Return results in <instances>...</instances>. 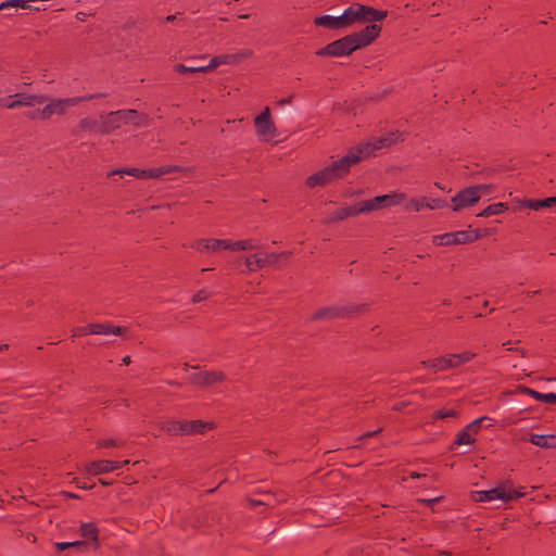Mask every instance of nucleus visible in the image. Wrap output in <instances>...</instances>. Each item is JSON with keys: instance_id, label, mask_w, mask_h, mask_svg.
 I'll list each match as a JSON object with an SVG mask.
<instances>
[{"instance_id": "nucleus-16", "label": "nucleus", "mask_w": 556, "mask_h": 556, "mask_svg": "<svg viewBox=\"0 0 556 556\" xmlns=\"http://www.w3.org/2000/svg\"><path fill=\"white\" fill-rule=\"evenodd\" d=\"M356 307H339V306H329V307H323L319 311H317L312 319L313 320H320V319H331L336 317H345L352 314Z\"/></svg>"}, {"instance_id": "nucleus-28", "label": "nucleus", "mask_w": 556, "mask_h": 556, "mask_svg": "<svg viewBox=\"0 0 556 556\" xmlns=\"http://www.w3.org/2000/svg\"><path fill=\"white\" fill-rule=\"evenodd\" d=\"M144 174H146V169H140V168L134 167V168H119V169L112 170L111 173H109V176L119 175L121 177H123L124 175H130V176H134L139 179H144Z\"/></svg>"}, {"instance_id": "nucleus-6", "label": "nucleus", "mask_w": 556, "mask_h": 556, "mask_svg": "<svg viewBox=\"0 0 556 556\" xmlns=\"http://www.w3.org/2000/svg\"><path fill=\"white\" fill-rule=\"evenodd\" d=\"M489 229L472 228L469 226L465 230L454 232H446L443 235L433 236V243H472L478 240H489Z\"/></svg>"}, {"instance_id": "nucleus-18", "label": "nucleus", "mask_w": 556, "mask_h": 556, "mask_svg": "<svg viewBox=\"0 0 556 556\" xmlns=\"http://www.w3.org/2000/svg\"><path fill=\"white\" fill-rule=\"evenodd\" d=\"M225 378L224 374L220 371H205L200 374H192L190 376L191 382L200 386H211L214 382L223 381Z\"/></svg>"}, {"instance_id": "nucleus-4", "label": "nucleus", "mask_w": 556, "mask_h": 556, "mask_svg": "<svg viewBox=\"0 0 556 556\" xmlns=\"http://www.w3.org/2000/svg\"><path fill=\"white\" fill-rule=\"evenodd\" d=\"M104 93L64 99H51L42 109L38 110L39 119H50L53 115H65L67 110L80 102L104 97Z\"/></svg>"}, {"instance_id": "nucleus-8", "label": "nucleus", "mask_w": 556, "mask_h": 556, "mask_svg": "<svg viewBox=\"0 0 556 556\" xmlns=\"http://www.w3.org/2000/svg\"><path fill=\"white\" fill-rule=\"evenodd\" d=\"M476 356L473 352L454 353L445 356H439L433 359L422 361L421 365L429 368L432 372H438L458 367Z\"/></svg>"}, {"instance_id": "nucleus-7", "label": "nucleus", "mask_w": 556, "mask_h": 556, "mask_svg": "<svg viewBox=\"0 0 556 556\" xmlns=\"http://www.w3.org/2000/svg\"><path fill=\"white\" fill-rule=\"evenodd\" d=\"M489 189L488 185H475L458 191L451 199V208L454 212H460L473 206Z\"/></svg>"}, {"instance_id": "nucleus-47", "label": "nucleus", "mask_w": 556, "mask_h": 556, "mask_svg": "<svg viewBox=\"0 0 556 556\" xmlns=\"http://www.w3.org/2000/svg\"><path fill=\"white\" fill-rule=\"evenodd\" d=\"M381 431V428H379L378 430H375V431H369L367 433H365L363 437H361L359 439H364V438H370V437H374L376 435L377 433H379Z\"/></svg>"}, {"instance_id": "nucleus-17", "label": "nucleus", "mask_w": 556, "mask_h": 556, "mask_svg": "<svg viewBox=\"0 0 556 556\" xmlns=\"http://www.w3.org/2000/svg\"><path fill=\"white\" fill-rule=\"evenodd\" d=\"M485 419H486V417H481V418L473 420L469 425H467V427L458 433L457 444L463 445V444L473 443L475 435L478 433V431L481 428L482 422Z\"/></svg>"}, {"instance_id": "nucleus-9", "label": "nucleus", "mask_w": 556, "mask_h": 556, "mask_svg": "<svg viewBox=\"0 0 556 556\" xmlns=\"http://www.w3.org/2000/svg\"><path fill=\"white\" fill-rule=\"evenodd\" d=\"M404 132L400 131H390L380 137L374 138L366 143H359L355 148H352L350 151H358L361 150L359 155H362V160L374 155L375 151L381 150L383 148H388L400 140H403Z\"/></svg>"}, {"instance_id": "nucleus-10", "label": "nucleus", "mask_w": 556, "mask_h": 556, "mask_svg": "<svg viewBox=\"0 0 556 556\" xmlns=\"http://www.w3.org/2000/svg\"><path fill=\"white\" fill-rule=\"evenodd\" d=\"M406 200V194L403 192H391L389 194L378 195L372 199L358 202V211L362 213H369L380 208L392 207L401 205Z\"/></svg>"}, {"instance_id": "nucleus-20", "label": "nucleus", "mask_w": 556, "mask_h": 556, "mask_svg": "<svg viewBox=\"0 0 556 556\" xmlns=\"http://www.w3.org/2000/svg\"><path fill=\"white\" fill-rule=\"evenodd\" d=\"M529 441L542 448H555L556 447V435L555 434H538L530 433Z\"/></svg>"}, {"instance_id": "nucleus-21", "label": "nucleus", "mask_w": 556, "mask_h": 556, "mask_svg": "<svg viewBox=\"0 0 556 556\" xmlns=\"http://www.w3.org/2000/svg\"><path fill=\"white\" fill-rule=\"evenodd\" d=\"M315 25L325 27L327 29H340L344 28L341 15L331 16V15H321L314 20Z\"/></svg>"}, {"instance_id": "nucleus-2", "label": "nucleus", "mask_w": 556, "mask_h": 556, "mask_svg": "<svg viewBox=\"0 0 556 556\" xmlns=\"http://www.w3.org/2000/svg\"><path fill=\"white\" fill-rule=\"evenodd\" d=\"M359 153L361 150L349 151L341 159L331 162L328 166L308 176L306 178V186L312 189L323 187L343 177L349 173L350 167L353 164L362 161V155H359Z\"/></svg>"}, {"instance_id": "nucleus-12", "label": "nucleus", "mask_w": 556, "mask_h": 556, "mask_svg": "<svg viewBox=\"0 0 556 556\" xmlns=\"http://www.w3.org/2000/svg\"><path fill=\"white\" fill-rule=\"evenodd\" d=\"M121 468V463L114 460H94L80 467V470L88 475H102Z\"/></svg>"}, {"instance_id": "nucleus-42", "label": "nucleus", "mask_w": 556, "mask_h": 556, "mask_svg": "<svg viewBox=\"0 0 556 556\" xmlns=\"http://www.w3.org/2000/svg\"><path fill=\"white\" fill-rule=\"evenodd\" d=\"M456 415V412L454 409H446L439 412L438 416L440 418H447V417H454Z\"/></svg>"}, {"instance_id": "nucleus-27", "label": "nucleus", "mask_w": 556, "mask_h": 556, "mask_svg": "<svg viewBox=\"0 0 556 556\" xmlns=\"http://www.w3.org/2000/svg\"><path fill=\"white\" fill-rule=\"evenodd\" d=\"M213 427L212 422H203L201 420L186 422V434L203 433L206 429H212Z\"/></svg>"}, {"instance_id": "nucleus-46", "label": "nucleus", "mask_w": 556, "mask_h": 556, "mask_svg": "<svg viewBox=\"0 0 556 556\" xmlns=\"http://www.w3.org/2000/svg\"><path fill=\"white\" fill-rule=\"evenodd\" d=\"M441 498H442V497H441V496H439V497H434V498H430V500H422V502H424V503H426V504H428V505H430V506H432V505H434L435 503L440 502V501H441Z\"/></svg>"}, {"instance_id": "nucleus-54", "label": "nucleus", "mask_w": 556, "mask_h": 556, "mask_svg": "<svg viewBox=\"0 0 556 556\" xmlns=\"http://www.w3.org/2000/svg\"><path fill=\"white\" fill-rule=\"evenodd\" d=\"M434 185H435V187H438L441 190H446L445 187L440 182H435Z\"/></svg>"}, {"instance_id": "nucleus-22", "label": "nucleus", "mask_w": 556, "mask_h": 556, "mask_svg": "<svg viewBox=\"0 0 556 556\" xmlns=\"http://www.w3.org/2000/svg\"><path fill=\"white\" fill-rule=\"evenodd\" d=\"M521 206L540 211L542 208H549L556 206V197L546 198V199H538V200H525L521 202Z\"/></svg>"}, {"instance_id": "nucleus-23", "label": "nucleus", "mask_w": 556, "mask_h": 556, "mask_svg": "<svg viewBox=\"0 0 556 556\" xmlns=\"http://www.w3.org/2000/svg\"><path fill=\"white\" fill-rule=\"evenodd\" d=\"M404 208L409 212L419 213L424 208H427L428 205V198L427 197H418V198H412L409 200H405Z\"/></svg>"}, {"instance_id": "nucleus-50", "label": "nucleus", "mask_w": 556, "mask_h": 556, "mask_svg": "<svg viewBox=\"0 0 556 556\" xmlns=\"http://www.w3.org/2000/svg\"><path fill=\"white\" fill-rule=\"evenodd\" d=\"M9 100H10L9 98L0 100V106H5V104L10 103Z\"/></svg>"}, {"instance_id": "nucleus-29", "label": "nucleus", "mask_w": 556, "mask_h": 556, "mask_svg": "<svg viewBox=\"0 0 556 556\" xmlns=\"http://www.w3.org/2000/svg\"><path fill=\"white\" fill-rule=\"evenodd\" d=\"M100 124H101V118L94 119L91 117H86L79 122V128L83 130L100 134V130H99Z\"/></svg>"}, {"instance_id": "nucleus-51", "label": "nucleus", "mask_w": 556, "mask_h": 556, "mask_svg": "<svg viewBox=\"0 0 556 556\" xmlns=\"http://www.w3.org/2000/svg\"><path fill=\"white\" fill-rule=\"evenodd\" d=\"M166 22H174L176 20V15H168L166 16Z\"/></svg>"}, {"instance_id": "nucleus-57", "label": "nucleus", "mask_w": 556, "mask_h": 556, "mask_svg": "<svg viewBox=\"0 0 556 556\" xmlns=\"http://www.w3.org/2000/svg\"><path fill=\"white\" fill-rule=\"evenodd\" d=\"M119 463H121V467H123V466L128 465V464H129V460H124V462H119Z\"/></svg>"}, {"instance_id": "nucleus-56", "label": "nucleus", "mask_w": 556, "mask_h": 556, "mask_svg": "<svg viewBox=\"0 0 556 556\" xmlns=\"http://www.w3.org/2000/svg\"><path fill=\"white\" fill-rule=\"evenodd\" d=\"M8 348H9V345H8V344H2V345H0V352H1V351H3V350H7Z\"/></svg>"}, {"instance_id": "nucleus-1", "label": "nucleus", "mask_w": 556, "mask_h": 556, "mask_svg": "<svg viewBox=\"0 0 556 556\" xmlns=\"http://www.w3.org/2000/svg\"><path fill=\"white\" fill-rule=\"evenodd\" d=\"M380 31L381 26L369 24L361 31L346 35L318 49L316 55L334 58L350 55L355 50L369 46L378 38Z\"/></svg>"}, {"instance_id": "nucleus-38", "label": "nucleus", "mask_w": 556, "mask_h": 556, "mask_svg": "<svg viewBox=\"0 0 556 556\" xmlns=\"http://www.w3.org/2000/svg\"><path fill=\"white\" fill-rule=\"evenodd\" d=\"M199 243H215V244H218V243H232V242L229 241V240H224V239H203ZM235 243H249V242L245 241V240H239V241H236Z\"/></svg>"}, {"instance_id": "nucleus-52", "label": "nucleus", "mask_w": 556, "mask_h": 556, "mask_svg": "<svg viewBox=\"0 0 556 556\" xmlns=\"http://www.w3.org/2000/svg\"><path fill=\"white\" fill-rule=\"evenodd\" d=\"M100 483L103 484V485H111L112 484L111 481H106V480H103V479L100 480Z\"/></svg>"}, {"instance_id": "nucleus-36", "label": "nucleus", "mask_w": 556, "mask_h": 556, "mask_svg": "<svg viewBox=\"0 0 556 556\" xmlns=\"http://www.w3.org/2000/svg\"><path fill=\"white\" fill-rule=\"evenodd\" d=\"M27 2H29V0H8L2 2V7H4V9L10 7L26 9L28 8Z\"/></svg>"}, {"instance_id": "nucleus-39", "label": "nucleus", "mask_w": 556, "mask_h": 556, "mask_svg": "<svg viewBox=\"0 0 556 556\" xmlns=\"http://www.w3.org/2000/svg\"><path fill=\"white\" fill-rule=\"evenodd\" d=\"M98 445L100 447H111V446L122 445V442H117L116 440H113V439H103V440L98 441Z\"/></svg>"}, {"instance_id": "nucleus-49", "label": "nucleus", "mask_w": 556, "mask_h": 556, "mask_svg": "<svg viewBox=\"0 0 556 556\" xmlns=\"http://www.w3.org/2000/svg\"><path fill=\"white\" fill-rule=\"evenodd\" d=\"M130 362H131L130 356H125V357L123 358V364H124V365H129V364H130Z\"/></svg>"}, {"instance_id": "nucleus-43", "label": "nucleus", "mask_w": 556, "mask_h": 556, "mask_svg": "<svg viewBox=\"0 0 556 556\" xmlns=\"http://www.w3.org/2000/svg\"><path fill=\"white\" fill-rule=\"evenodd\" d=\"M90 333L89 332V326L87 327H79L74 329V336H84Z\"/></svg>"}, {"instance_id": "nucleus-3", "label": "nucleus", "mask_w": 556, "mask_h": 556, "mask_svg": "<svg viewBox=\"0 0 556 556\" xmlns=\"http://www.w3.org/2000/svg\"><path fill=\"white\" fill-rule=\"evenodd\" d=\"M387 14V11L377 10L361 3H353L343 11L341 18L345 28L355 23L375 24V22L384 20Z\"/></svg>"}, {"instance_id": "nucleus-24", "label": "nucleus", "mask_w": 556, "mask_h": 556, "mask_svg": "<svg viewBox=\"0 0 556 556\" xmlns=\"http://www.w3.org/2000/svg\"><path fill=\"white\" fill-rule=\"evenodd\" d=\"M178 170H180V167L175 166V165H166V166H160V167L146 169L144 179L160 178L164 175L172 174V173L178 172Z\"/></svg>"}, {"instance_id": "nucleus-58", "label": "nucleus", "mask_w": 556, "mask_h": 556, "mask_svg": "<svg viewBox=\"0 0 556 556\" xmlns=\"http://www.w3.org/2000/svg\"><path fill=\"white\" fill-rule=\"evenodd\" d=\"M412 477H413V478H419V477H420V475H419V473H416V472H413V473H412Z\"/></svg>"}, {"instance_id": "nucleus-30", "label": "nucleus", "mask_w": 556, "mask_h": 556, "mask_svg": "<svg viewBox=\"0 0 556 556\" xmlns=\"http://www.w3.org/2000/svg\"><path fill=\"white\" fill-rule=\"evenodd\" d=\"M268 262H270V261L267 260L266 257H263L258 253H255L254 255L248 256L247 261H245L247 267L250 270H255L257 267H262V266H264Z\"/></svg>"}, {"instance_id": "nucleus-55", "label": "nucleus", "mask_w": 556, "mask_h": 556, "mask_svg": "<svg viewBox=\"0 0 556 556\" xmlns=\"http://www.w3.org/2000/svg\"><path fill=\"white\" fill-rule=\"evenodd\" d=\"M184 366H185L186 369L189 368V367H192L194 369L199 368V366H190L188 363H185Z\"/></svg>"}, {"instance_id": "nucleus-40", "label": "nucleus", "mask_w": 556, "mask_h": 556, "mask_svg": "<svg viewBox=\"0 0 556 556\" xmlns=\"http://www.w3.org/2000/svg\"><path fill=\"white\" fill-rule=\"evenodd\" d=\"M210 295H211V293H210V292H207L206 290H200L198 293H195V294L193 295L192 301H193L194 303H198V302H201V301H203V300L207 299Z\"/></svg>"}, {"instance_id": "nucleus-35", "label": "nucleus", "mask_w": 556, "mask_h": 556, "mask_svg": "<svg viewBox=\"0 0 556 556\" xmlns=\"http://www.w3.org/2000/svg\"><path fill=\"white\" fill-rule=\"evenodd\" d=\"M447 206V203L439 198L428 199V210H438Z\"/></svg>"}, {"instance_id": "nucleus-59", "label": "nucleus", "mask_w": 556, "mask_h": 556, "mask_svg": "<svg viewBox=\"0 0 556 556\" xmlns=\"http://www.w3.org/2000/svg\"><path fill=\"white\" fill-rule=\"evenodd\" d=\"M252 504H253V505H258V504H262V502H260V501H253V502H252Z\"/></svg>"}, {"instance_id": "nucleus-32", "label": "nucleus", "mask_w": 556, "mask_h": 556, "mask_svg": "<svg viewBox=\"0 0 556 556\" xmlns=\"http://www.w3.org/2000/svg\"><path fill=\"white\" fill-rule=\"evenodd\" d=\"M506 210H507V204L502 203V202L493 203V204H490L489 206H486L483 210V212L480 214V216L489 217V216H493V215H498V214L504 213Z\"/></svg>"}, {"instance_id": "nucleus-25", "label": "nucleus", "mask_w": 556, "mask_h": 556, "mask_svg": "<svg viewBox=\"0 0 556 556\" xmlns=\"http://www.w3.org/2000/svg\"><path fill=\"white\" fill-rule=\"evenodd\" d=\"M79 531L84 538H86L92 542L94 548L99 547L98 529L93 523H91V522L81 523Z\"/></svg>"}, {"instance_id": "nucleus-33", "label": "nucleus", "mask_w": 556, "mask_h": 556, "mask_svg": "<svg viewBox=\"0 0 556 556\" xmlns=\"http://www.w3.org/2000/svg\"><path fill=\"white\" fill-rule=\"evenodd\" d=\"M86 545L85 541H74V542H56L54 546L58 551H64L67 548H80Z\"/></svg>"}, {"instance_id": "nucleus-15", "label": "nucleus", "mask_w": 556, "mask_h": 556, "mask_svg": "<svg viewBox=\"0 0 556 556\" xmlns=\"http://www.w3.org/2000/svg\"><path fill=\"white\" fill-rule=\"evenodd\" d=\"M486 493H488V500L490 502L495 501V500H501L503 502H509V501L516 500L523 495L522 492L515 490L514 488H511L508 484H503V485H498L496 488L486 490Z\"/></svg>"}, {"instance_id": "nucleus-53", "label": "nucleus", "mask_w": 556, "mask_h": 556, "mask_svg": "<svg viewBox=\"0 0 556 556\" xmlns=\"http://www.w3.org/2000/svg\"><path fill=\"white\" fill-rule=\"evenodd\" d=\"M290 102H291V99L289 98V99L281 100L279 103L280 104H289Z\"/></svg>"}, {"instance_id": "nucleus-45", "label": "nucleus", "mask_w": 556, "mask_h": 556, "mask_svg": "<svg viewBox=\"0 0 556 556\" xmlns=\"http://www.w3.org/2000/svg\"><path fill=\"white\" fill-rule=\"evenodd\" d=\"M526 392L539 401L543 400L544 393H540V392H536V391L530 390V389H526Z\"/></svg>"}, {"instance_id": "nucleus-37", "label": "nucleus", "mask_w": 556, "mask_h": 556, "mask_svg": "<svg viewBox=\"0 0 556 556\" xmlns=\"http://www.w3.org/2000/svg\"><path fill=\"white\" fill-rule=\"evenodd\" d=\"M471 498L476 502H490L488 500V493L486 490L483 491H473L471 493Z\"/></svg>"}, {"instance_id": "nucleus-5", "label": "nucleus", "mask_w": 556, "mask_h": 556, "mask_svg": "<svg viewBox=\"0 0 556 556\" xmlns=\"http://www.w3.org/2000/svg\"><path fill=\"white\" fill-rule=\"evenodd\" d=\"M125 124L141 125L140 116L136 110H118L101 115L99 130L100 134H110Z\"/></svg>"}, {"instance_id": "nucleus-19", "label": "nucleus", "mask_w": 556, "mask_h": 556, "mask_svg": "<svg viewBox=\"0 0 556 556\" xmlns=\"http://www.w3.org/2000/svg\"><path fill=\"white\" fill-rule=\"evenodd\" d=\"M358 214H361V211H358V203H356V204L349 205V206L338 207V208L331 211L328 214L327 219L329 222H339V220H343L348 217L356 216Z\"/></svg>"}, {"instance_id": "nucleus-48", "label": "nucleus", "mask_w": 556, "mask_h": 556, "mask_svg": "<svg viewBox=\"0 0 556 556\" xmlns=\"http://www.w3.org/2000/svg\"><path fill=\"white\" fill-rule=\"evenodd\" d=\"M37 115H38V110L27 114V116L33 119L39 118V116H37Z\"/></svg>"}, {"instance_id": "nucleus-60", "label": "nucleus", "mask_w": 556, "mask_h": 556, "mask_svg": "<svg viewBox=\"0 0 556 556\" xmlns=\"http://www.w3.org/2000/svg\"><path fill=\"white\" fill-rule=\"evenodd\" d=\"M3 9H4V7H2V3H1V4H0V11H1V10H3Z\"/></svg>"}, {"instance_id": "nucleus-13", "label": "nucleus", "mask_w": 556, "mask_h": 556, "mask_svg": "<svg viewBox=\"0 0 556 556\" xmlns=\"http://www.w3.org/2000/svg\"><path fill=\"white\" fill-rule=\"evenodd\" d=\"M252 54L250 50H243L232 54H219L213 56L207 64L208 71L215 70L220 65H232L239 63L242 59L249 58Z\"/></svg>"}, {"instance_id": "nucleus-26", "label": "nucleus", "mask_w": 556, "mask_h": 556, "mask_svg": "<svg viewBox=\"0 0 556 556\" xmlns=\"http://www.w3.org/2000/svg\"><path fill=\"white\" fill-rule=\"evenodd\" d=\"M160 427L172 435L186 434V422L170 420L161 424Z\"/></svg>"}, {"instance_id": "nucleus-31", "label": "nucleus", "mask_w": 556, "mask_h": 556, "mask_svg": "<svg viewBox=\"0 0 556 556\" xmlns=\"http://www.w3.org/2000/svg\"><path fill=\"white\" fill-rule=\"evenodd\" d=\"M174 71L179 74H194L208 72L207 65L205 66H187L185 64H176Z\"/></svg>"}, {"instance_id": "nucleus-14", "label": "nucleus", "mask_w": 556, "mask_h": 556, "mask_svg": "<svg viewBox=\"0 0 556 556\" xmlns=\"http://www.w3.org/2000/svg\"><path fill=\"white\" fill-rule=\"evenodd\" d=\"M9 99L10 103L5 104V108L12 110L20 106H34L36 104L43 103L47 98L45 96H38V94H27V93H15L13 96H10Z\"/></svg>"}, {"instance_id": "nucleus-41", "label": "nucleus", "mask_w": 556, "mask_h": 556, "mask_svg": "<svg viewBox=\"0 0 556 556\" xmlns=\"http://www.w3.org/2000/svg\"><path fill=\"white\" fill-rule=\"evenodd\" d=\"M125 331H126V328L109 325V334L121 336V334H124Z\"/></svg>"}, {"instance_id": "nucleus-11", "label": "nucleus", "mask_w": 556, "mask_h": 556, "mask_svg": "<svg viewBox=\"0 0 556 556\" xmlns=\"http://www.w3.org/2000/svg\"><path fill=\"white\" fill-rule=\"evenodd\" d=\"M254 126L256 135L261 141H271L277 135V128L271 118L268 106H266L262 113L254 118Z\"/></svg>"}, {"instance_id": "nucleus-44", "label": "nucleus", "mask_w": 556, "mask_h": 556, "mask_svg": "<svg viewBox=\"0 0 556 556\" xmlns=\"http://www.w3.org/2000/svg\"><path fill=\"white\" fill-rule=\"evenodd\" d=\"M542 401L547 402V403H556V394L555 393H544Z\"/></svg>"}, {"instance_id": "nucleus-34", "label": "nucleus", "mask_w": 556, "mask_h": 556, "mask_svg": "<svg viewBox=\"0 0 556 556\" xmlns=\"http://www.w3.org/2000/svg\"><path fill=\"white\" fill-rule=\"evenodd\" d=\"M89 332L93 334H109V324H91Z\"/></svg>"}]
</instances>
